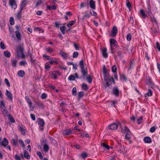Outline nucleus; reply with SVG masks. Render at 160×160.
<instances>
[{
  "instance_id": "nucleus-1",
  "label": "nucleus",
  "mask_w": 160,
  "mask_h": 160,
  "mask_svg": "<svg viewBox=\"0 0 160 160\" xmlns=\"http://www.w3.org/2000/svg\"><path fill=\"white\" fill-rule=\"evenodd\" d=\"M104 85L105 88L112 87V83H115L113 78L110 76H108L104 78Z\"/></svg>"
},
{
  "instance_id": "nucleus-2",
  "label": "nucleus",
  "mask_w": 160,
  "mask_h": 160,
  "mask_svg": "<svg viewBox=\"0 0 160 160\" xmlns=\"http://www.w3.org/2000/svg\"><path fill=\"white\" fill-rule=\"evenodd\" d=\"M123 133L125 134V138L126 139H129L131 138V134L128 128L125 127L123 131Z\"/></svg>"
},
{
  "instance_id": "nucleus-3",
  "label": "nucleus",
  "mask_w": 160,
  "mask_h": 160,
  "mask_svg": "<svg viewBox=\"0 0 160 160\" xmlns=\"http://www.w3.org/2000/svg\"><path fill=\"white\" fill-rule=\"evenodd\" d=\"M110 43L111 49L112 53V51L117 47V42L116 40L114 39H111L110 40Z\"/></svg>"
},
{
  "instance_id": "nucleus-4",
  "label": "nucleus",
  "mask_w": 160,
  "mask_h": 160,
  "mask_svg": "<svg viewBox=\"0 0 160 160\" xmlns=\"http://www.w3.org/2000/svg\"><path fill=\"white\" fill-rule=\"evenodd\" d=\"M1 108L3 114L5 116H7L8 114V111L6 109L4 103L3 101H2L0 102Z\"/></svg>"
},
{
  "instance_id": "nucleus-5",
  "label": "nucleus",
  "mask_w": 160,
  "mask_h": 160,
  "mask_svg": "<svg viewBox=\"0 0 160 160\" xmlns=\"http://www.w3.org/2000/svg\"><path fill=\"white\" fill-rule=\"evenodd\" d=\"M23 50L21 47L18 48L17 49L18 56L19 57H21L22 58H24L25 56L23 52Z\"/></svg>"
},
{
  "instance_id": "nucleus-6",
  "label": "nucleus",
  "mask_w": 160,
  "mask_h": 160,
  "mask_svg": "<svg viewBox=\"0 0 160 160\" xmlns=\"http://www.w3.org/2000/svg\"><path fill=\"white\" fill-rule=\"evenodd\" d=\"M16 31L15 32V34L18 40H21V33L20 32V27L19 25H16L15 26Z\"/></svg>"
},
{
  "instance_id": "nucleus-7",
  "label": "nucleus",
  "mask_w": 160,
  "mask_h": 160,
  "mask_svg": "<svg viewBox=\"0 0 160 160\" xmlns=\"http://www.w3.org/2000/svg\"><path fill=\"white\" fill-rule=\"evenodd\" d=\"M118 29L116 26H114L109 34V36L110 37H116L118 33Z\"/></svg>"
},
{
  "instance_id": "nucleus-8",
  "label": "nucleus",
  "mask_w": 160,
  "mask_h": 160,
  "mask_svg": "<svg viewBox=\"0 0 160 160\" xmlns=\"http://www.w3.org/2000/svg\"><path fill=\"white\" fill-rule=\"evenodd\" d=\"M61 75L60 72L58 71H55L51 72V78L52 79H56L58 78V76H60Z\"/></svg>"
},
{
  "instance_id": "nucleus-9",
  "label": "nucleus",
  "mask_w": 160,
  "mask_h": 160,
  "mask_svg": "<svg viewBox=\"0 0 160 160\" xmlns=\"http://www.w3.org/2000/svg\"><path fill=\"white\" fill-rule=\"evenodd\" d=\"M8 142L6 138H4L3 140H2L1 138H0V146L6 147L8 144Z\"/></svg>"
},
{
  "instance_id": "nucleus-10",
  "label": "nucleus",
  "mask_w": 160,
  "mask_h": 160,
  "mask_svg": "<svg viewBox=\"0 0 160 160\" xmlns=\"http://www.w3.org/2000/svg\"><path fill=\"white\" fill-rule=\"evenodd\" d=\"M38 124L39 126L40 129L42 130L43 129V126L45 124V122L41 118H38Z\"/></svg>"
},
{
  "instance_id": "nucleus-11",
  "label": "nucleus",
  "mask_w": 160,
  "mask_h": 160,
  "mask_svg": "<svg viewBox=\"0 0 160 160\" xmlns=\"http://www.w3.org/2000/svg\"><path fill=\"white\" fill-rule=\"evenodd\" d=\"M9 4L12 9H15L17 8V4L15 0H9Z\"/></svg>"
},
{
  "instance_id": "nucleus-12",
  "label": "nucleus",
  "mask_w": 160,
  "mask_h": 160,
  "mask_svg": "<svg viewBox=\"0 0 160 160\" xmlns=\"http://www.w3.org/2000/svg\"><path fill=\"white\" fill-rule=\"evenodd\" d=\"M89 5L90 8L95 10L96 9L95 2L93 0H90L89 2Z\"/></svg>"
},
{
  "instance_id": "nucleus-13",
  "label": "nucleus",
  "mask_w": 160,
  "mask_h": 160,
  "mask_svg": "<svg viewBox=\"0 0 160 160\" xmlns=\"http://www.w3.org/2000/svg\"><path fill=\"white\" fill-rule=\"evenodd\" d=\"M75 78H78V74L77 73H75L74 75H70L68 78V80L69 81H73L75 80Z\"/></svg>"
},
{
  "instance_id": "nucleus-14",
  "label": "nucleus",
  "mask_w": 160,
  "mask_h": 160,
  "mask_svg": "<svg viewBox=\"0 0 160 160\" xmlns=\"http://www.w3.org/2000/svg\"><path fill=\"white\" fill-rule=\"evenodd\" d=\"M18 129L19 131L21 132L22 134L25 135V127L23 126L22 124L18 125Z\"/></svg>"
},
{
  "instance_id": "nucleus-15",
  "label": "nucleus",
  "mask_w": 160,
  "mask_h": 160,
  "mask_svg": "<svg viewBox=\"0 0 160 160\" xmlns=\"http://www.w3.org/2000/svg\"><path fill=\"white\" fill-rule=\"evenodd\" d=\"M6 96H7V99L9 100L12 101V94L8 90H6Z\"/></svg>"
},
{
  "instance_id": "nucleus-16",
  "label": "nucleus",
  "mask_w": 160,
  "mask_h": 160,
  "mask_svg": "<svg viewBox=\"0 0 160 160\" xmlns=\"http://www.w3.org/2000/svg\"><path fill=\"white\" fill-rule=\"evenodd\" d=\"M112 93L115 96L118 97L119 93L118 89L117 87L113 88L112 90Z\"/></svg>"
},
{
  "instance_id": "nucleus-17",
  "label": "nucleus",
  "mask_w": 160,
  "mask_h": 160,
  "mask_svg": "<svg viewBox=\"0 0 160 160\" xmlns=\"http://www.w3.org/2000/svg\"><path fill=\"white\" fill-rule=\"evenodd\" d=\"M101 50L103 57L105 58H107L108 57V54L107 52V48H102Z\"/></svg>"
},
{
  "instance_id": "nucleus-18",
  "label": "nucleus",
  "mask_w": 160,
  "mask_h": 160,
  "mask_svg": "<svg viewBox=\"0 0 160 160\" xmlns=\"http://www.w3.org/2000/svg\"><path fill=\"white\" fill-rule=\"evenodd\" d=\"M27 0H23L20 6V9L21 10H22L24 7L27 6Z\"/></svg>"
},
{
  "instance_id": "nucleus-19",
  "label": "nucleus",
  "mask_w": 160,
  "mask_h": 160,
  "mask_svg": "<svg viewBox=\"0 0 160 160\" xmlns=\"http://www.w3.org/2000/svg\"><path fill=\"white\" fill-rule=\"evenodd\" d=\"M108 127H109V128L112 130H114L116 129L118 127V124L116 123H113L110 125H109Z\"/></svg>"
},
{
  "instance_id": "nucleus-20",
  "label": "nucleus",
  "mask_w": 160,
  "mask_h": 160,
  "mask_svg": "<svg viewBox=\"0 0 160 160\" xmlns=\"http://www.w3.org/2000/svg\"><path fill=\"white\" fill-rule=\"evenodd\" d=\"M81 72L82 74V76L85 77L88 74L87 69H85L84 68H81Z\"/></svg>"
},
{
  "instance_id": "nucleus-21",
  "label": "nucleus",
  "mask_w": 160,
  "mask_h": 160,
  "mask_svg": "<svg viewBox=\"0 0 160 160\" xmlns=\"http://www.w3.org/2000/svg\"><path fill=\"white\" fill-rule=\"evenodd\" d=\"M72 131L70 129H66L63 131V133L64 135H68Z\"/></svg>"
},
{
  "instance_id": "nucleus-22",
  "label": "nucleus",
  "mask_w": 160,
  "mask_h": 160,
  "mask_svg": "<svg viewBox=\"0 0 160 160\" xmlns=\"http://www.w3.org/2000/svg\"><path fill=\"white\" fill-rule=\"evenodd\" d=\"M143 140L145 143H150L152 142L151 139L148 137H145L143 139Z\"/></svg>"
},
{
  "instance_id": "nucleus-23",
  "label": "nucleus",
  "mask_w": 160,
  "mask_h": 160,
  "mask_svg": "<svg viewBox=\"0 0 160 160\" xmlns=\"http://www.w3.org/2000/svg\"><path fill=\"white\" fill-rule=\"evenodd\" d=\"M60 54L61 55V56L63 58L66 59L68 56L69 54L66 52H63L62 51H61L60 52Z\"/></svg>"
},
{
  "instance_id": "nucleus-24",
  "label": "nucleus",
  "mask_w": 160,
  "mask_h": 160,
  "mask_svg": "<svg viewBox=\"0 0 160 160\" xmlns=\"http://www.w3.org/2000/svg\"><path fill=\"white\" fill-rule=\"evenodd\" d=\"M24 156L26 158L29 159L30 158V155L29 154L28 152L26 150H25L24 154Z\"/></svg>"
},
{
  "instance_id": "nucleus-25",
  "label": "nucleus",
  "mask_w": 160,
  "mask_h": 160,
  "mask_svg": "<svg viewBox=\"0 0 160 160\" xmlns=\"http://www.w3.org/2000/svg\"><path fill=\"white\" fill-rule=\"evenodd\" d=\"M25 72L23 70H20L18 72V76L22 77L25 75Z\"/></svg>"
},
{
  "instance_id": "nucleus-26",
  "label": "nucleus",
  "mask_w": 160,
  "mask_h": 160,
  "mask_svg": "<svg viewBox=\"0 0 160 160\" xmlns=\"http://www.w3.org/2000/svg\"><path fill=\"white\" fill-rule=\"evenodd\" d=\"M140 13L142 17L144 19L148 17L147 15L145 13L144 11L142 9L140 10Z\"/></svg>"
},
{
  "instance_id": "nucleus-27",
  "label": "nucleus",
  "mask_w": 160,
  "mask_h": 160,
  "mask_svg": "<svg viewBox=\"0 0 160 160\" xmlns=\"http://www.w3.org/2000/svg\"><path fill=\"white\" fill-rule=\"evenodd\" d=\"M4 56L7 58H9L10 57L11 53L8 51H5L4 52Z\"/></svg>"
},
{
  "instance_id": "nucleus-28",
  "label": "nucleus",
  "mask_w": 160,
  "mask_h": 160,
  "mask_svg": "<svg viewBox=\"0 0 160 160\" xmlns=\"http://www.w3.org/2000/svg\"><path fill=\"white\" fill-rule=\"evenodd\" d=\"M76 23V21L74 20L70 21L67 25V27L68 28H70L72 25H74Z\"/></svg>"
},
{
  "instance_id": "nucleus-29",
  "label": "nucleus",
  "mask_w": 160,
  "mask_h": 160,
  "mask_svg": "<svg viewBox=\"0 0 160 160\" xmlns=\"http://www.w3.org/2000/svg\"><path fill=\"white\" fill-rule=\"evenodd\" d=\"M8 117V118L9 120L10 121V122L12 123H14L15 122V120L14 118L11 116L10 114H8L7 116Z\"/></svg>"
},
{
  "instance_id": "nucleus-30",
  "label": "nucleus",
  "mask_w": 160,
  "mask_h": 160,
  "mask_svg": "<svg viewBox=\"0 0 160 160\" xmlns=\"http://www.w3.org/2000/svg\"><path fill=\"white\" fill-rule=\"evenodd\" d=\"M90 17V14L88 13H85V15H84L83 17V19L84 20L86 18H89Z\"/></svg>"
},
{
  "instance_id": "nucleus-31",
  "label": "nucleus",
  "mask_w": 160,
  "mask_h": 160,
  "mask_svg": "<svg viewBox=\"0 0 160 160\" xmlns=\"http://www.w3.org/2000/svg\"><path fill=\"white\" fill-rule=\"evenodd\" d=\"M22 11V10H21V9H20V10L18 12L17 16V19H20L21 18V12Z\"/></svg>"
},
{
  "instance_id": "nucleus-32",
  "label": "nucleus",
  "mask_w": 160,
  "mask_h": 160,
  "mask_svg": "<svg viewBox=\"0 0 160 160\" xmlns=\"http://www.w3.org/2000/svg\"><path fill=\"white\" fill-rule=\"evenodd\" d=\"M82 88L83 89L87 91L88 89L87 85L85 83H83L82 85Z\"/></svg>"
},
{
  "instance_id": "nucleus-33",
  "label": "nucleus",
  "mask_w": 160,
  "mask_h": 160,
  "mask_svg": "<svg viewBox=\"0 0 160 160\" xmlns=\"http://www.w3.org/2000/svg\"><path fill=\"white\" fill-rule=\"evenodd\" d=\"M43 57L45 58L47 60H53V58L50 57L47 55H43Z\"/></svg>"
},
{
  "instance_id": "nucleus-34",
  "label": "nucleus",
  "mask_w": 160,
  "mask_h": 160,
  "mask_svg": "<svg viewBox=\"0 0 160 160\" xmlns=\"http://www.w3.org/2000/svg\"><path fill=\"white\" fill-rule=\"evenodd\" d=\"M112 71L113 73H116L117 71V68L116 65L113 66L112 68Z\"/></svg>"
},
{
  "instance_id": "nucleus-35",
  "label": "nucleus",
  "mask_w": 160,
  "mask_h": 160,
  "mask_svg": "<svg viewBox=\"0 0 160 160\" xmlns=\"http://www.w3.org/2000/svg\"><path fill=\"white\" fill-rule=\"evenodd\" d=\"M126 4L127 7L129 9H130L131 8V5L129 1V0H127L126 1Z\"/></svg>"
},
{
  "instance_id": "nucleus-36",
  "label": "nucleus",
  "mask_w": 160,
  "mask_h": 160,
  "mask_svg": "<svg viewBox=\"0 0 160 160\" xmlns=\"http://www.w3.org/2000/svg\"><path fill=\"white\" fill-rule=\"evenodd\" d=\"M86 80L90 83H91L92 82V79L90 75H88L87 76L86 78Z\"/></svg>"
},
{
  "instance_id": "nucleus-37",
  "label": "nucleus",
  "mask_w": 160,
  "mask_h": 160,
  "mask_svg": "<svg viewBox=\"0 0 160 160\" xmlns=\"http://www.w3.org/2000/svg\"><path fill=\"white\" fill-rule=\"evenodd\" d=\"M79 65L81 68H84V65L82 60H81L79 62Z\"/></svg>"
},
{
  "instance_id": "nucleus-38",
  "label": "nucleus",
  "mask_w": 160,
  "mask_h": 160,
  "mask_svg": "<svg viewBox=\"0 0 160 160\" xmlns=\"http://www.w3.org/2000/svg\"><path fill=\"white\" fill-rule=\"evenodd\" d=\"M0 46L1 48L2 49H4L6 48V47L4 43L2 42H1L0 43Z\"/></svg>"
},
{
  "instance_id": "nucleus-39",
  "label": "nucleus",
  "mask_w": 160,
  "mask_h": 160,
  "mask_svg": "<svg viewBox=\"0 0 160 160\" xmlns=\"http://www.w3.org/2000/svg\"><path fill=\"white\" fill-rule=\"evenodd\" d=\"M12 65L14 67H15L17 65V61L15 59H13L12 60Z\"/></svg>"
},
{
  "instance_id": "nucleus-40",
  "label": "nucleus",
  "mask_w": 160,
  "mask_h": 160,
  "mask_svg": "<svg viewBox=\"0 0 160 160\" xmlns=\"http://www.w3.org/2000/svg\"><path fill=\"white\" fill-rule=\"evenodd\" d=\"M146 95H147L149 97L151 96L152 95V91L149 89L148 90V92L146 93Z\"/></svg>"
},
{
  "instance_id": "nucleus-41",
  "label": "nucleus",
  "mask_w": 160,
  "mask_h": 160,
  "mask_svg": "<svg viewBox=\"0 0 160 160\" xmlns=\"http://www.w3.org/2000/svg\"><path fill=\"white\" fill-rule=\"evenodd\" d=\"M77 93V89L76 87H74L73 88L72 90V95L74 96L76 95Z\"/></svg>"
},
{
  "instance_id": "nucleus-42",
  "label": "nucleus",
  "mask_w": 160,
  "mask_h": 160,
  "mask_svg": "<svg viewBox=\"0 0 160 160\" xmlns=\"http://www.w3.org/2000/svg\"><path fill=\"white\" fill-rule=\"evenodd\" d=\"M127 40L128 41H130L131 40L132 38V36L130 33H128L127 35Z\"/></svg>"
},
{
  "instance_id": "nucleus-43",
  "label": "nucleus",
  "mask_w": 160,
  "mask_h": 160,
  "mask_svg": "<svg viewBox=\"0 0 160 160\" xmlns=\"http://www.w3.org/2000/svg\"><path fill=\"white\" fill-rule=\"evenodd\" d=\"M10 23L11 25H13L14 24V18L12 17H10L9 20Z\"/></svg>"
},
{
  "instance_id": "nucleus-44",
  "label": "nucleus",
  "mask_w": 160,
  "mask_h": 160,
  "mask_svg": "<svg viewBox=\"0 0 160 160\" xmlns=\"http://www.w3.org/2000/svg\"><path fill=\"white\" fill-rule=\"evenodd\" d=\"M37 155L39 157L40 159H42L43 158V156L42 155V153L41 152H37Z\"/></svg>"
},
{
  "instance_id": "nucleus-45",
  "label": "nucleus",
  "mask_w": 160,
  "mask_h": 160,
  "mask_svg": "<svg viewBox=\"0 0 160 160\" xmlns=\"http://www.w3.org/2000/svg\"><path fill=\"white\" fill-rule=\"evenodd\" d=\"M83 92H81L78 93V97L79 99H80L81 98H82L83 96Z\"/></svg>"
},
{
  "instance_id": "nucleus-46",
  "label": "nucleus",
  "mask_w": 160,
  "mask_h": 160,
  "mask_svg": "<svg viewBox=\"0 0 160 160\" xmlns=\"http://www.w3.org/2000/svg\"><path fill=\"white\" fill-rule=\"evenodd\" d=\"M87 156L88 155L86 152H82L81 154V156L82 158H85L87 157Z\"/></svg>"
},
{
  "instance_id": "nucleus-47",
  "label": "nucleus",
  "mask_w": 160,
  "mask_h": 160,
  "mask_svg": "<svg viewBox=\"0 0 160 160\" xmlns=\"http://www.w3.org/2000/svg\"><path fill=\"white\" fill-rule=\"evenodd\" d=\"M143 119V117L142 116H140L138 119V123L139 124L141 123Z\"/></svg>"
},
{
  "instance_id": "nucleus-48",
  "label": "nucleus",
  "mask_w": 160,
  "mask_h": 160,
  "mask_svg": "<svg viewBox=\"0 0 160 160\" xmlns=\"http://www.w3.org/2000/svg\"><path fill=\"white\" fill-rule=\"evenodd\" d=\"M45 1V0H38L36 3V5L38 6L40 4H42Z\"/></svg>"
},
{
  "instance_id": "nucleus-49",
  "label": "nucleus",
  "mask_w": 160,
  "mask_h": 160,
  "mask_svg": "<svg viewBox=\"0 0 160 160\" xmlns=\"http://www.w3.org/2000/svg\"><path fill=\"white\" fill-rule=\"evenodd\" d=\"M46 50L49 53L52 52H53V49L50 48V47L48 48H46Z\"/></svg>"
},
{
  "instance_id": "nucleus-50",
  "label": "nucleus",
  "mask_w": 160,
  "mask_h": 160,
  "mask_svg": "<svg viewBox=\"0 0 160 160\" xmlns=\"http://www.w3.org/2000/svg\"><path fill=\"white\" fill-rule=\"evenodd\" d=\"M65 26H63L60 28V30L63 34L65 33Z\"/></svg>"
},
{
  "instance_id": "nucleus-51",
  "label": "nucleus",
  "mask_w": 160,
  "mask_h": 160,
  "mask_svg": "<svg viewBox=\"0 0 160 160\" xmlns=\"http://www.w3.org/2000/svg\"><path fill=\"white\" fill-rule=\"evenodd\" d=\"M47 97V94L45 93H43L41 96V98L42 99H45Z\"/></svg>"
},
{
  "instance_id": "nucleus-52",
  "label": "nucleus",
  "mask_w": 160,
  "mask_h": 160,
  "mask_svg": "<svg viewBox=\"0 0 160 160\" xmlns=\"http://www.w3.org/2000/svg\"><path fill=\"white\" fill-rule=\"evenodd\" d=\"M78 55V53L77 52H75L73 53L72 57L73 58H77Z\"/></svg>"
},
{
  "instance_id": "nucleus-53",
  "label": "nucleus",
  "mask_w": 160,
  "mask_h": 160,
  "mask_svg": "<svg viewBox=\"0 0 160 160\" xmlns=\"http://www.w3.org/2000/svg\"><path fill=\"white\" fill-rule=\"evenodd\" d=\"M102 146H103V147L106 148L108 149H109L110 148H111L110 146L106 144L105 143H103L102 144Z\"/></svg>"
},
{
  "instance_id": "nucleus-54",
  "label": "nucleus",
  "mask_w": 160,
  "mask_h": 160,
  "mask_svg": "<svg viewBox=\"0 0 160 160\" xmlns=\"http://www.w3.org/2000/svg\"><path fill=\"white\" fill-rule=\"evenodd\" d=\"M151 19L152 22L153 23H157V21L154 17H151Z\"/></svg>"
},
{
  "instance_id": "nucleus-55",
  "label": "nucleus",
  "mask_w": 160,
  "mask_h": 160,
  "mask_svg": "<svg viewBox=\"0 0 160 160\" xmlns=\"http://www.w3.org/2000/svg\"><path fill=\"white\" fill-rule=\"evenodd\" d=\"M28 56H29L30 58V60L32 62L33 59V57L32 54L30 53V51H28Z\"/></svg>"
},
{
  "instance_id": "nucleus-56",
  "label": "nucleus",
  "mask_w": 160,
  "mask_h": 160,
  "mask_svg": "<svg viewBox=\"0 0 160 160\" xmlns=\"http://www.w3.org/2000/svg\"><path fill=\"white\" fill-rule=\"evenodd\" d=\"M49 149L48 146L47 144H45L44 145V150L45 151L47 152Z\"/></svg>"
},
{
  "instance_id": "nucleus-57",
  "label": "nucleus",
  "mask_w": 160,
  "mask_h": 160,
  "mask_svg": "<svg viewBox=\"0 0 160 160\" xmlns=\"http://www.w3.org/2000/svg\"><path fill=\"white\" fill-rule=\"evenodd\" d=\"M25 99L28 103H30V102H31V100L28 96H26Z\"/></svg>"
},
{
  "instance_id": "nucleus-58",
  "label": "nucleus",
  "mask_w": 160,
  "mask_h": 160,
  "mask_svg": "<svg viewBox=\"0 0 160 160\" xmlns=\"http://www.w3.org/2000/svg\"><path fill=\"white\" fill-rule=\"evenodd\" d=\"M19 143L21 145L23 148H24L25 147V146L24 144V142L22 139H19Z\"/></svg>"
},
{
  "instance_id": "nucleus-59",
  "label": "nucleus",
  "mask_w": 160,
  "mask_h": 160,
  "mask_svg": "<svg viewBox=\"0 0 160 160\" xmlns=\"http://www.w3.org/2000/svg\"><path fill=\"white\" fill-rule=\"evenodd\" d=\"M121 79H122V80L125 81H127V78H126L125 75H122L121 76Z\"/></svg>"
},
{
  "instance_id": "nucleus-60",
  "label": "nucleus",
  "mask_w": 160,
  "mask_h": 160,
  "mask_svg": "<svg viewBox=\"0 0 160 160\" xmlns=\"http://www.w3.org/2000/svg\"><path fill=\"white\" fill-rule=\"evenodd\" d=\"M51 64H52L54 63L57 64H58V62L56 60L50 61L48 62Z\"/></svg>"
},
{
  "instance_id": "nucleus-61",
  "label": "nucleus",
  "mask_w": 160,
  "mask_h": 160,
  "mask_svg": "<svg viewBox=\"0 0 160 160\" xmlns=\"http://www.w3.org/2000/svg\"><path fill=\"white\" fill-rule=\"evenodd\" d=\"M5 82L8 87H10V84L7 78H5Z\"/></svg>"
},
{
  "instance_id": "nucleus-62",
  "label": "nucleus",
  "mask_w": 160,
  "mask_h": 160,
  "mask_svg": "<svg viewBox=\"0 0 160 160\" xmlns=\"http://www.w3.org/2000/svg\"><path fill=\"white\" fill-rule=\"evenodd\" d=\"M28 104H29V108L31 110H32L34 108V106L32 105V102H30V103H28Z\"/></svg>"
},
{
  "instance_id": "nucleus-63",
  "label": "nucleus",
  "mask_w": 160,
  "mask_h": 160,
  "mask_svg": "<svg viewBox=\"0 0 160 160\" xmlns=\"http://www.w3.org/2000/svg\"><path fill=\"white\" fill-rule=\"evenodd\" d=\"M155 128L154 127H152L150 129V132L152 133L153 132L155 131Z\"/></svg>"
},
{
  "instance_id": "nucleus-64",
  "label": "nucleus",
  "mask_w": 160,
  "mask_h": 160,
  "mask_svg": "<svg viewBox=\"0 0 160 160\" xmlns=\"http://www.w3.org/2000/svg\"><path fill=\"white\" fill-rule=\"evenodd\" d=\"M90 13L92 15L95 17L97 15L96 12L94 11H92V12H91Z\"/></svg>"
}]
</instances>
